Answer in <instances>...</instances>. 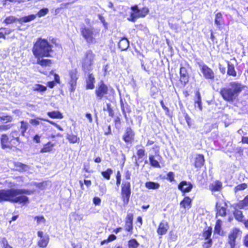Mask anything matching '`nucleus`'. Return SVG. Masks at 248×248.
<instances>
[{
  "label": "nucleus",
  "instance_id": "obj_1",
  "mask_svg": "<svg viewBox=\"0 0 248 248\" xmlns=\"http://www.w3.org/2000/svg\"><path fill=\"white\" fill-rule=\"evenodd\" d=\"M33 193V191L26 189H0V202H9L26 205L30 202L29 199L26 195H29Z\"/></svg>",
  "mask_w": 248,
  "mask_h": 248
},
{
  "label": "nucleus",
  "instance_id": "obj_2",
  "mask_svg": "<svg viewBox=\"0 0 248 248\" xmlns=\"http://www.w3.org/2000/svg\"><path fill=\"white\" fill-rule=\"evenodd\" d=\"M50 43L46 39L38 38L34 43L32 52L34 57H52L51 53L53 52V47L62 48L61 45L56 38H53L50 40Z\"/></svg>",
  "mask_w": 248,
  "mask_h": 248
},
{
  "label": "nucleus",
  "instance_id": "obj_3",
  "mask_svg": "<svg viewBox=\"0 0 248 248\" xmlns=\"http://www.w3.org/2000/svg\"><path fill=\"white\" fill-rule=\"evenodd\" d=\"M0 144V147L3 150L17 151L21 150L23 142L21 140L19 132L16 130H14L9 134L1 135Z\"/></svg>",
  "mask_w": 248,
  "mask_h": 248
},
{
  "label": "nucleus",
  "instance_id": "obj_4",
  "mask_svg": "<svg viewBox=\"0 0 248 248\" xmlns=\"http://www.w3.org/2000/svg\"><path fill=\"white\" fill-rule=\"evenodd\" d=\"M245 87L246 86L239 82H231L228 87L220 89L219 94L225 101L233 103L239 100V95Z\"/></svg>",
  "mask_w": 248,
  "mask_h": 248
},
{
  "label": "nucleus",
  "instance_id": "obj_5",
  "mask_svg": "<svg viewBox=\"0 0 248 248\" xmlns=\"http://www.w3.org/2000/svg\"><path fill=\"white\" fill-rule=\"evenodd\" d=\"M94 93L96 99L101 100L103 98L108 99L110 94L114 93L115 91L112 88L106 84L104 81L101 80L97 84Z\"/></svg>",
  "mask_w": 248,
  "mask_h": 248
},
{
  "label": "nucleus",
  "instance_id": "obj_6",
  "mask_svg": "<svg viewBox=\"0 0 248 248\" xmlns=\"http://www.w3.org/2000/svg\"><path fill=\"white\" fill-rule=\"evenodd\" d=\"M95 55L91 50H87L84 54L82 59L81 67L83 71H90L92 70V66L95 59Z\"/></svg>",
  "mask_w": 248,
  "mask_h": 248
},
{
  "label": "nucleus",
  "instance_id": "obj_7",
  "mask_svg": "<svg viewBox=\"0 0 248 248\" xmlns=\"http://www.w3.org/2000/svg\"><path fill=\"white\" fill-rule=\"evenodd\" d=\"M131 183L129 181H124L121 186V199L124 207L128 204L131 195Z\"/></svg>",
  "mask_w": 248,
  "mask_h": 248
},
{
  "label": "nucleus",
  "instance_id": "obj_8",
  "mask_svg": "<svg viewBox=\"0 0 248 248\" xmlns=\"http://www.w3.org/2000/svg\"><path fill=\"white\" fill-rule=\"evenodd\" d=\"M68 75L69 79L68 82L69 85V91L70 93H73L75 91L78 80V71L77 68H75L69 71Z\"/></svg>",
  "mask_w": 248,
  "mask_h": 248
},
{
  "label": "nucleus",
  "instance_id": "obj_9",
  "mask_svg": "<svg viewBox=\"0 0 248 248\" xmlns=\"http://www.w3.org/2000/svg\"><path fill=\"white\" fill-rule=\"evenodd\" d=\"M136 148V155L135 157L136 163L137 164L144 162V164L147 163V155L145 148L140 145H137Z\"/></svg>",
  "mask_w": 248,
  "mask_h": 248
},
{
  "label": "nucleus",
  "instance_id": "obj_10",
  "mask_svg": "<svg viewBox=\"0 0 248 248\" xmlns=\"http://www.w3.org/2000/svg\"><path fill=\"white\" fill-rule=\"evenodd\" d=\"M80 32L82 37L88 44L94 43L96 42L93 37V29L86 27H83L80 29Z\"/></svg>",
  "mask_w": 248,
  "mask_h": 248
},
{
  "label": "nucleus",
  "instance_id": "obj_11",
  "mask_svg": "<svg viewBox=\"0 0 248 248\" xmlns=\"http://www.w3.org/2000/svg\"><path fill=\"white\" fill-rule=\"evenodd\" d=\"M204 78L207 80L214 81L215 75L213 70L206 64H203L200 68Z\"/></svg>",
  "mask_w": 248,
  "mask_h": 248
},
{
  "label": "nucleus",
  "instance_id": "obj_12",
  "mask_svg": "<svg viewBox=\"0 0 248 248\" xmlns=\"http://www.w3.org/2000/svg\"><path fill=\"white\" fill-rule=\"evenodd\" d=\"M135 136L134 131L131 127L129 126L125 129L122 139L125 143H131L134 140Z\"/></svg>",
  "mask_w": 248,
  "mask_h": 248
},
{
  "label": "nucleus",
  "instance_id": "obj_13",
  "mask_svg": "<svg viewBox=\"0 0 248 248\" xmlns=\"http://www.w3.org/2000/svg\"><path fill=\"white\" fill-rule=\"evenodd\" d=\"M133 218L134 216L132 213H128L125 218L124 230L126 232H129L130 234L133 233Z\"/></svg>",
  "mask_w": 248,
  "mask_h": 248
},
{
  "label": "nucleus",
  "instance_id": "obj_14",
  "mask_svg": "<svg viewBox=\"0 0 248 248\" xmlns=\"http://www.w3.org/2000/svg\"><path fill=\"white\" fill-rule=\"evenodd\" d=\"M212 232V228L211 226L205 228L202 232V236L207 240L206 242L204 243V246L206 248H209L212 246V240L211 238Z\"/></svg>",
  "mask_w": 248,
  "mask_h": 248
},
{
  "label": "nucleus",
  "instance_id": "obj_15",
  "mask_svg": "<svg viewBox=\"0 0 248 248\" xmlns=\"http://www.w3.org/2000/svg\"><path fill=\"white\" fill-rule=\"evenodd\" d=\"M193 188V185L190 182L181 181L178 185V189L180 190L183 196L186 193L190 192Z\"/></svg>",
  "mask_w": 248,
  "mask_h": 248
},
{
  "label": "nucleus",
  "instance_id": "obj_16",
  "mask_svg": "<svg viewBox=\"0 0 248 248\" xmlns=\"http://www.w3.org/2000/svg\"><path fill=\"white\" fill-rule=\"evenodd\" d=\"M205 158L203 154H198L196 155L193 159V166L197 170H200L205 164Z\"/></svg>",
  "mask_w": 248,
  "mask_h": 248
},
{
  "label": "nucleus",
  "instance_id": "obj_17",
  "mask_svg": "<svg viewBox=\"0 0 248 248\" xmlns=\"http://www.w3.org/2000/svg\"><path fill=\"white\" fill-rule=\"evenodd\" d=\"M179 81L183 86H185L189 81V75L186 68L181 66L179 71Z\"/></svg>",
  "mask_w": 248,
  "mask_h": 248
},
{
  "label": "nucleus",
  "instance_id": "obj_18",
  "mask_svg": "<svg viewBox=\"0 0 248 248\" xmlns=\"http://www.w3.org/2000/svg\"><path fill=\"white\" fill-rule=\"evenodd\" d=\"M240 232L238 228H234L230 232L228 235V243L231 248H234L235 246V240L238 233Z\"/></svg>",
  "mask_w": 248,
  "mask_h": 248
},
{
  "label": "nucleus",
  "instance_id": "obj_19",
  "mask_svg": "<svg viewBox=\"0 0 248 248\" xmlns=\"http://www.w3.org/2000/svg\"><path fill=\"white\" fill-rule=\"evenodd\" d=\"M44 233L42 231H38L37 232V235L40 238L38 241V245L41 248H46L49 242V238L48 235L44 236Z\"/></svg>",
  "mask_w": 248,
  "mask_h": 248
},
{
  "label": "nucleus",
  "instance_id": "obj_20",
  "mask_svg": "<svg viewBox=\"0 0 248 248\" xmlns=\"http://www.w3.org/2000/svg\"><path fill=\"white\" fill-rule=\"evenodd\" d=\"M169 229V223L165 220H162L159 223L156 232L158 235L162 236L167 233Z\"/></svg>",
  "mask_w": 248,
  "mask_h": 248
},
{
  "label": "nucleus",
  "instance_id": "obj_21",
  "mask_svg": "<svg viewBox=\"0 0 248 248\" xmlns=\"http://www.w3.org/2000/svg\"><path fill=\"white\" fill-rule=\"evenodd\" d=\"M131 9L134 12L138 15L140 18L145 17L149 13L148 8L146 7H143L141 9H139L138 6L135 5L132 6Z\"/></svg>",
  "mask_w": 248,
  "mask_h": 248
},
{
  "label": "nucleus",
  "instance_id": "obj_22",
  "mask_svg": "<svg viewBox=\"0 0 248 248\" xmlns=\"http://www.w3.org/2000/svg\"><path fill=\"white\" fill-rule=\"evenodd\" d=\"M214 23L219 30H221L225 25L223 16L221 12L215 14Z\"/></svg>",
  "mask_w": 248,
  "mask_h": 248
},
{
  "label": "nucleus",
  "instance_id": "obj_23",
  "mask_svg": "<svg viewBox=\"0 0 248 248\" xmlns=\"http://www.w3.org/2000/svg\"><path fill=\"white\" fill-rule=\"evenodd\" d=\"M44 57H35L37 59L36 63L42 67L51 66L54 63L53 61L48 59H43Z\"/></svg>",
  "mask_w": 248,
  "mask_h": 248
},
{
  "label": "nucleus",
  "instance_id": "obj_24",
  "mask_svg": "<svg viewBox=\"0 0 248 248\" xmlns=\"http://www.w3.org/2000/svg\"><path fill=\"white\" fill-rule=\"evenodd\" d=\"M223 188L222 183L219 180H216L210 184L209 189L212 193L220 191Z\"/></svg>",
  "mask_w": 248,
  "mask_h": 248
},
{
  "label": "nucleus",
  "instance_id": "obj_25",
  "mask_svg": "<svg viewBox=\"0 0 248 248\" xmlns=\"http://www.w3.org/2000/svg\"><path fill=\"white\" fill-rule=\"evenodd\" d=\"M95 79L93 74L90 73L88 75L87 79L86 81V89L87 90H92L94 88Z\"/></svg>",
  "mask_w": 248,
  "mask_h": 248
},
{
  "label": "nucleus",
  "instance_id": "obj_26",
  "mask_svg": "<svg viewBox=\"0 0 248 248\" xmlns=\"http://www.w3.org/2000/svg\"><path fill=\"white\" fill-rule=\"evenodd\" d=\"M192 200L189 196H185L180 202L181 208L189 209L192 206Z\"/></svg>",
  "mask_w": 248,
  "mask_h": 248
},
{
  "label": "nucleus",
  "instance_id": "obj_27",
  "mask_svg": "<svg viewBox=\"0 0 248 248\" xmlns=\"http://www.w3.org/2000/svg\"><path fill=\"white\" fill-rule=\"evenodd\" d=\"M227 65V74L229 77L235 78L237 76V72L233 63L229 61H226Z\"/></svg>",
  "mask_w": 248,
  "mask_h": 248
},
{
  "label": "nucleus",
  "instance_id": "obj_28",
  "mask_svg": "<svg viewBox=\"0 0 248 248\" xmlns=\"http://www.w3.org/2000/svg\"><path fill=\"white\" fill-rule=\"evenodd\" d=\"M118 46L121 51H125L129 47V41L127 38L123 37L119 40Z\"/></svg>",
  "mask_w": 248,
  "mask_h": 248
},
{
  "label": "nucleus",
  "instance_id": "obj_29",
  "mask_svg": "<svg viewBox=\"0 0 248 248\" xmlns=\"http://www.w3.org/2000/svg\"><path fill=\"white\" fill-rule=\"evenodd\" d=\"M222 221L221 219H217L216 220L214 231L215 234H217L219 235H223L224 232L222 229Z\"/></svg>",
  "mask_w": 248,
  "mask_h": 248
},
{
  "label": "nucleus",
  "instance_id": "obj_30",
  "mask_svg": "<svg viewBox=\"0 0 248 248\" xmlns=\"http://www.w3.org/2000/svg\"><path fill=\"white\" fill-rule=\"evenodd\" d=\"M55 145V143H53L51 141H48L43 145V147L40 151V152L41 153L51 152L53 151Z\"/></svg>",
  "mask_w": 248,
  "mask_h": 248
},
{
  "label": "nucleus",
  "instance_id": "obj_31",
  "mask_svg": "<svg viewBox=\"0 0 248 248\" xmlns=\"http://www.w3.org/2000/svg\"><path fill=\"white\" fill-rule=\"evenodd\" d=\"M13 165L16 171L23 172L26 171L29 168L27 165L19 162H14Z\"/></svg>",
  "mask_w": 248,
  "mask_h": 248
},
{
  "label": "nucleus",
  "instance_id": "obj_32",
  "mask_svg": "<svg viewBox=\"0 0 248 248\" xmlns=\"http://www.w3.org/2000/svg\"><path fill=\"white\" fill-rule=\"evenodd\" d=\"M36 18V15L31 14L19 18L18 22L20 24L27 23L34 20Z\"/></svg>",
  "mask_w": 248,
  "mask_h": 248
},
{
  "label": "nucleus",
  "instance_id": "obj_33",
  "mask_svg": "<svg viewBox=\"0 0 248 248\" xmlns=\"http://www.w3.org/2000/svg\"><path fill=\"white\" fill-rule=\"evenodd\" d=\"M47 115L51 119H62L63 118V114L59 111L47 112Z\"/></svg>",
  "mask_w": 248,
  "mask_h": 248
},
{
  "label": "nucleus",
  "instance_id": "obj_34",
  "mask_svg": "<svg viewBox=\"0 0 248 248\" xmlns=\"http://www.w3.org/2000/svg\"><path fill=\"white\" fill-rule=\"evenodd\" d=\"M226 208L223 206H216V217H217L218 216L224 217L227 215Z\"/></svg>",
  "mask_w": 248,
  "mask_h": 248
},
{
  "label": "nucleus",
  "instance_id": "obj_35",
  "mask_svg": "<svg viewBox=\"0 0 248 248\" xmlns=\"http://www.w3.org/2000/svg\"><path fill=\"white\" fill-rule=\"evenodd\" d=\"M145 186L148 189H157L160 187V185L156 182L148 181L145 183Z\"/></svg>",
  "mask_w": 248,
  "mask_h": 248
},
{
  "label": "nucleus",
  "instance_id": "obj_36",
  "mask_svg": "<svg viewBox=\"0 0 248 248\" xmlns=\"http://www.w3.org/2000/svg\"><path fill=\"white\" fill-rule=\"evenodd\" d=\"M233 216L235 219L239 222H243L244 220V216L242 211L239 210H235L233 212Z\"/></svg>",
  "mask_w": 248,
  "mask_h": 248
},
{
  "label": "nucleus",
  "instance_id": "obj_37",
  "mask_svg": "<svg viewBox=\"0 0 248 248\" xmlns=\"http://www.w3.org/2000/svg\"><path fill=\"white\" fill-rule=\"evenodd\" d=\"M66 139L70 143L72 144L78 143L80 141L79 138L74 134H67L66 135Z\"/></svg>",
  "mask_w": 248,
  "mask_h": 248
},
{
  "label": "nucleus",
  "instance_id": "obj_38",
  "mask_svg": "<svg viewBox=\"0 0 248 248\" xmlns=\"http://www.w3.org/2000/svg\"><path fill=\"white\" fill-rule=\"evenodd\" d=\"M149 160L151 166L157 168H160L159 162L155 159L154 155H150L149 156Z\"/></svg>",
  "mask_w": 248,
  "mask_h": 248
},
{
  "label": "nucleus",
  "instance_id": "obj_39",
  "mask_svg": "<svg viewBox=\"0 0 248 248\" xmlns=\"http://www.w3.org/2000/svg\"><path fill=\"white\" fill-rule=\"evenodd\" d=\"M239 209H244L248 206V195H247L243 200L240 201L237 204Z\"/></svg>",
  "mask_w": 248,
  "mask_h": 248
},
{
  "label": "nucleus",
  "instance_id": "obj_40",
  "mask_svg": "<svg viewBox=\"0 0 248 248\" xmlns=\"http://www.w3.org/2000/svg\"><path fill=\"white\" fill-rule=\"evenodd\" d=\"M20 129L22 136H24L29 127V124L26 121H21L20 122Z\"/></svg>",
  "mask_w": 248,
  "mask_h": 248
},
{
  "label": "nucleus",
  "instance_id": "obj_41",
  "mask_svg": "<svg viewBox=\"0 0 248 248\" xmlns=\"http://www.w3.org/2000/svg\"><path fill=\"white\" fill-rule=\"evenodd\" d=\"M19 18H17L16 17L11 16H9L5 18L4 20V23L6 25L11 24L14 23L18 22Z\"/></svg>",
  "mask_w": 248,
  "mask_h": 248
},
{
  "label": "nucleus",
  "instance_id": "obj_42",
  "mask_svg": "<svg viewBox=\"0 0 248 248\" xmlns=\"http://www.w3.org/2000/svg\"><path fill=\"white\" fill-rule=\"evenodd\" d=\"M113 173V170L110 168L107 169L105 171H102L101 173L104 178L107 180H109L110 179L111 175Z\"/></svg>",
  "mask_w": 248,
  "mask_h": 248
},
{
  "label": "nucleus",
  "instance_id": "obj_43",
  "mask_svg": "<svg viewBox=\"0 0 248 248\" xmlns=\"http://www.w3.org/2000/svg\"><path fill=\"white\" fill-rule=\"evenodd\" d=\"M248 187V186L247 183H242L236 186L233 188V191L236 193L239 191L245 190Z\"/></svg>",
  "mask_w": 248,
  "mask_h": 248
},
{
  "label": "nucleus",
  "instance_id": "obj_44",
  "mask_svg": "<svg viewBox=\"0 0 248 248\" xmlns=\"http://www.w3.org/2000/svg\"><path fill=\"white\" fill-rule=\"evenodd\" d=\"M46 87L41 84H36L35 86L32 88V91L34 92H38L42 93L46 90Z\"/></svg>",
  "mask_w": 248,
  "mask_h": 248
},
{
  "label": "nucleus",
  "instance_id": "obj_45",
  "mask_svg": "<svg viewBox=\"0 0 248 248\" xmlns=\"http://www.w3.org/2000/svg\"><path fill=\"white\" fill-rule=\"evenodd\" d=\"M196 95L197 97V100L195 101L194 105L195 107H196V104L198 105V107L199 108L200 110H202V100L200 93L199 92H197L196 93Z\"/></svg>",
  "mask_w": 248,
  "mask_h": 248
},
{
  "label": "nucleus",
  "instance_id": "obj_46",
  "mask_svg": "<svg viewBox=\"0 0 248 248\" xmlns=\"http://www.w3.org/2000/svg\"><path fill=\"white\" fill-rule=\"evenodd\" d=\"M39 120L46 121V120H48L43 119L41 117H38L35 119H30L29 122L31 124H32L33 125L37 126L40 124Z\"/></svg>",
  "mask_w": 248,
  "mask_h": 248
},
{
  "label": "nucleus",
  "instance_id": "obj_47",
  "mask_svg": "<svg viewBox=\"0 0 248 248\" xmlns=\"http://www.w3.org/2000/svg\"><path fill=\"white\" fill-rule=\"evenodd\" d=\"M128 245L129 248H137L139 245L137 241L134 238L129 240L128 241Z\"/></svg>",
  "mask_w": 248,
  "mask_h": 248
},
{
  "label": "nucleus",
  "instance_id": "obj_48",
  "mask_svg": "<svg viewBox=\"0 0 248 248\" xmlns=\"http://www.w3.org/2000/svg\"><path fill=\"white\" fill-rule=\"evenodd\" d=\"M79 183L80 188L82 190L84 189V184H85L87 187H90L92 185V181L90 180L84 179L83 182L82 181H79Z\"/></svg>",
  "mask_w": 248,
  "mask_h": 248
},
{
  "label": "nucleus",
  "instance_id": "obj_49",
  "mask_svg": "<svg viewBox=\"0 0 248 248\" xmlns=\"http://www.w3.org/2000/svg\"><path fill=\"white\" fill-rule=\"evenodd\" d=\"M0 245L2 248H12V247L9 245L8 241L5 237L0 239Z\"/></svg>",
  "mask_w": 248,
  "mask_h": 248
},
{
  "label": "nucleus",
  "instance_id": "obj_50",
  "mask_svg": "<svg viewBox=\"0 0 248 248\" xmlns=\"http://www.w3.org/2000/svg\"><path fill=\"white\" fill-rule=\"evenodd\" d=\"M13 126L12 124H0V132L7 131Z\"/></svg>",
  "mask_w": 248,
  "mask_h": 248
},
{
  "label": "nucleus",
  "instance_id": "obj_51",
  "mask_svg": "<svg viewBox=\"0 0 248 248\" xmlns=\"http://www.w3.org/2000/svg\"><path fill=\"white\" fill-rule=\"evenodd\" d=\"M183 115L184 117H185V119L186 121V122L188 126L189 127H190L192 126V121L190 117H189L188 114L185 111L183 113Z\"/></svg>",
  "mask_w": 248,
  "mask_h": 248
},
{
  "label": "nucleus",
  "instance_id": "obj_52",
  "mask_svg": "<svg viewBox=\"0 0 248 248\" xmlns=\"http://www.w3.org/2000/svg\"><path fill=\"white\" fill-rule=\"evenodd\" d=\"M48 12V10L47 8H43L40 10L37 14H36V16H38L39 17H42L46 15Z\"/></svg>",
  "mask_w": 248,
  "mask_h": 248
},
{
  "label": "nucleus",
  "instance_id": "obj_53",
  "mask_svg": "<svg viewBox=\"0 0 248 248\" xmlns=\"http://www.w3.org/2000/svg\"><path fill=\"white\" fill-rule=\"evenodd\" d=\"M166 179L170 182H172L174 181V173L172 171L169 172L167 175Z\"/></svg>",
  "mask_w": 248,
  "mask_h": 248
},
{
  "label": "nucleus",
  "instance_id": "obj_54",
  "mask_svg": "<svg viewBox=\"0 0 248 248\" xmlns=\"http://www.w3.org/2000/svg\"><path fill=\"white\" fill-rule=\"evenodd\" d=\"M13 120L12 116L10 115L0 116V121H6V123L11 122Z\"/></svg>",
  "mask_w": 248,
  "mask_h": 248
},
{
  "label": "nucleus",
  "instance_id": "obj_55",
  "mask_svg": "<svg viewBox=\"0 0 248 248\" xmlns=\"http://www.w3.org/2000/svg\"><path fill=\"white\" fill-rule=\"evenodd\" d=\"M34 219L36 221L37 224L41 222L45 223L46 220L43 216H36L34 217Z\"/></svg>",
  "mask_w": 248,
  "mask_h": 248
},
{
  "label": "nucleus",
  "instance_id": "obj_56",
  "mask_svg": "<svg viewBox=\"0 0 248 248\" xmlns=\"http://www.w3.org/2000/svg\"><path fill=\"white\" fill-rule=\"evenodd\" d=\"M139 18L138 15L133 12V13H131L130 17L128 18V20L130 21L135 22L136 19Z\"/></svg>",
  "mask_w": 248,
  "mask_h": 248
},
{
  "label": "nucleus",
  "instance_id": "obj_57",
  "mask_svg": "<svg viewBox=\"0 0 248 248\" xmlns=\"http://www.w3.org/2000/svg\"><path fill=\"white\" fill-rule=\"evenodd\" d=\"M116 184L117 186H119L121 184V174L120 172V171H118L117 172L116 175Z\"/></svg>",
  "mask_w": 248,
  "mask_h": 248
},
{
  "label": "nucleus",
  "instance_id": "obj_58",
  "mask_svg": "<svg viewBox=\"0 0 248 248\" xmlns=\"http://www.w3.org/2000/svg\"><path fill=\"white\" fill-rule=\"evenodd\" d=\"M107 109L108 113V115L111 117H114V113L113 109L111 108L110 104H107Z\"/></svg>",
  "mask_w": 248,
  "mask_h": 248
},
{
  "label": "nucleus",
  "instance_id": "obj_59",
  "mask_svg": "<svg viewBox=\"0 0 248 248\" xmlns=\"http://www.w3.org/2000/svg\"><path fill=\"white\" fill-rule=\"evenodd\" d=\"M152 150L154 152L155 155H158L160 152V147L157 145H155L152 147Z\"/></svg>",
  "mask_w": 248,
  "mask_h": 248
},
{
  "label": "nucleus",
  "instance_id": "obj_60",
  "mask_svg": "<svg viewBox=\"0 0 248 248\" xmlns=\"http://www.w3.org/2000/svg\"><path fill=\"white\" fill-rule=\"evenodd\" d=\"M22 2H23L22 0H3V5H6L7 4H9V3L17 2L20 3Z\"/></svg>",
  "mask_w": 248,
  "mask_h": 248
},
{
  "label": "nucleus",
  "instance_id": "obj_61",
  "mask_svg": "<svg viewBox=\"0 0 248 248\" xmlns=\"http://www.w3.org/2000/svg\"><path fill=\"white\" fill-rule=\"evenodd\" d=\"M46 122H47L48 123L50 124H51L54 125L59 130H61V131L63 130V129L62 128V127L60 125H59V124H56V123H55L54 122L49 120H46Z\"/></svg>",
  "mask_w": 248,
  "mask_h": 248
},
{
  "label": "nucleus",
  "instance_id": "obj_62",
  "mask_svg": "<svg viewBox=\"0 0 248 248\" xmlns=\"http://www.w3.org/2000/svg\"><path fill=\"white\" fill-rule=\"evenodd\" d=\"M101 202V199L99 197H95L93 198V203L95 205H99Z\"/></svg>",
  "mask_w": 248,
  "mask_h": 248
},
{
  "label": "nucleus",
  "instance_id": "obj_63",
  "mask_svg": "<svg viewBox=\"0 0 248 248\" xmlns=\"http://www.w3.org/2000/svg\"><path fill=\"white\" fill-rule=\"evenodd\" d=\"M40 139H41V136L38 134L35 135L32 138L33 141H34L36 143H40V142H41Z\"/></svg>",
  "mask_w": 248,
  "mask_h": 248
},
{
  "label": "nucleus",
  "instance_id": "obj_64",
  "mask_svg": "<svg viewBox=\"0 0 248 248\" xmlns=\"http://www.w3.org/2000/svg\"><path fill=\"white\" fill-rule=\"evenodd\" d=\"M35 185L36 187H37L38 188L43 189L44 188L46 184L45 183V182H43L41 183H37Z\"/></svg>",
  "mask_w": 248,
  "mask_h": 248
}]
</instances>
